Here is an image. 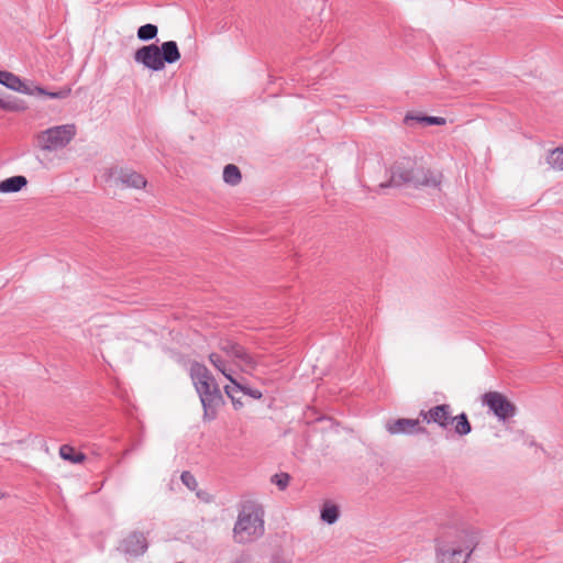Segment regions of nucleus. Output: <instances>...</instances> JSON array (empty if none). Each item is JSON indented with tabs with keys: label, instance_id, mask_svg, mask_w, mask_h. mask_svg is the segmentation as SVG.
Returning <instances> with one entry per match:
<instances>
[{
	"label": "nucleus",
	"instance_id": "28",
	"mask_svg": "<svg viewBox=\"0 0 563 563\" xmlns=\"http://www.w3.org/2000/svg\"><path fill=\"white\" fill-rule=\"evenodd\" d=\"M197 496H198L199 498H201L202 500H205L206 503H209V501H210V499H209V498H206V497H205V493L198 492V493H197Z\"/></svg>",
	"mask_w": 563,
	"mask_h": 563
},
{
	"label": "nucleus",
	"instance_id": "1",
	"mask_svg": "<svg viewBox=\"0 0 563 563\" xmlns=\"http://www.w3.org/2000/svg\"><path fill=\"white\" fill-rule=\"evenodd\" d=\"M442 178L443 175L441 172L426 168L411 158H402L393 165L389 181L382 183L379 187L387 188L412 185L416 188H439Z\"/></svg>",
	"mask_w": 563,
	"mask_h": 563
},
{
	"label": "nucleus",
	"instance_id": "18",
	"mask_svg": "<svg viewBox=\"0 0 563 563\" xmlns=\"http://www.w3.org/2000/svg\"><path fill=\"white\" fill-rule=\"evenodd\" d=\"M454 423V431L456 434L463 437L472 431L471 423L466 413L462 412L459 416L452 417L451 424Z\"/></svg>",
	"mask_w": 563,
	"mask_h": 563
},
{
	"label": "nucleus",
	"instance_id": "23",
	"mask_svg": "<svg viewBox=\"0 0 563 563\" xmlns=\"http://www.w3.org/2000/svg\"><path fill=\"white\" fill-rule=\"evenodd\" d=\"M548 164L555 170H563V147L551 151L547 157Z\"/></svg>",
	"mask_w": 563,
	"mask_h": 563
},
{
	"label": "nucleus",
	"instance_id": "5",
	"mask_svg": "<svg viewBox=\"0 0 563 563\" xmlns=\"http://www.w3.org/2000/svg\"><path fill=\"white\" fill-rule=\"evenodd\" d=\"M77 132L75 123L54 125L40 131L35 140L41 151L56 152L67 147L76 137Z\"/></svg>",
	"mask_w": 563,
	"mask_h": 563
},
{
	"label": "nucleus",
	"instance_id": "15",
	"mask_svg": "<svg viewBox=\"0 0 563 563\" xmlns=\"http://www.w3.org/2000/svg\"><path fill=\"white\" fill-rule=\"evenodd\" d=\"M27 180L24 176L18 175L7 178L0 181V192L3 194H12L20 191L23 187H25Z\"/></svg>",
	"mask_w": 563,
	"mask_h": 563
},
{
	"label": "nucleus",
	"instance_id": "19",
	"mask_svg": "<svg viewBox=\"0 0 563 563\" xmlns=\"http://www.w3.org/2000/svg\"><path fill=\"white\" fill-rule=\"evenodd\" d=\"M419 122V123H423V124H427V125H443L445 124V119L442 118V117H429V115H412V114H407L405 117V122L407 124H410L411 122Z\"/></svg>",
	"mask_w": 563,
	"mask_h": 563
},
{
	"label": "nucleus",
	"instance_id": "8",
	"mask_svg": "<svg viewBox=\"0 0 563 563\" xmlns=\"http://www.w3.org/2000/svg\"><path fill=\"white\" fill-rule=\"evenodd\" d=\"M196 391L199 395L201 405L203 407V415L206 419L212 420L216 418L217 408L222 404L223 397L219 385L216 379L211 382H200L194 384Z\"/></svg>",
	"mask_w": 563,
	"mask_h": 563
},
{
	"label": "nucleus",
	"instance_id": "14",
	"mask_svg": "<svg viewBox=\"0 0 563 563\" xmlns=\"http://www.w3.org/2000/svg\"><path fill=\"white\" fill-rule=\"evenodd\" d=\"M118 180L130 188H144L147 184L145 177L132 169H121L118 176Z\"/></svg>",
	"mask_w": 563,
	"mask_h": 563
},
{
	"label": "nucleus",
	"instance_id": "21",
	"mask_svg": "<svg viewBox=\"0 0 563 563\" xmlns=\"http://www.w3.org/2000/svg\"><path fill=\"white\" fill-rule=\"evenodd\" d=\"M31 89L34 90V95L46 96L51 99H65L71 92L70 88H63L58 91H47L40 86H33V85L31 86Z\"/></svg>",
	"mask_w": 563,
	"mask_h": 563
},
{
	"label": "nucleus",
	"instance_id": "16",
	"mask_svg": "<svg viewBox=\"0 0 563 563\" xmlns=\"http://www.w3.org/2000/svg\"><path fill=\"white\" fill-rule=\"evenodd\" d=\"M189 374L194 384L200 382L207 383L214 379L210 371L203 364H200L198 362H195L190 365Z\"/></svg>",
	"mask_w": 563,
	"mask_h": 563
},
{
	"label": "nucleus",
	"instance_id": "13",
	"mask_svg": "<svg viewBox=\"0 0 563 563\" xmlns=\"http://www.w3.org/2000/svg\"><path fill=\"white\" fill-rule=\"evenodd\" d=\"M0 84L18 92L25 95H34V90L31 89L32 85L22 81L18 76L10 71L0 70Z\"/></svg>",
	"mask_w": 563,
	"mask_h": 563
},
{
	"label": "nucleus",
	"instance_id": "6",
	"mask_svg": "<svg viewBox=\"0 0 563 563\" xmlns=\"http://www.w3.org/2000/svg\"><path fill=\"white\" fill-rule=\"evenodd\" d=\"M208 358L214 368H217L232 384L224 386V393L232 400L235 407L242 406V402L235 398V394L239 391H242L254 399L262 398L263 394L258 389L249 388L233 377V371L229 366V362L223 358L220 353L212 352L209 354Z\"/></svg>",
	"mask_w": 563,
	"mask_h": 563
},
{
	"label": "nucleus",
	"instance_id": "20",
	"mask_svg": "<svg viewBox=\"0 0 563 563\" xmlns=\"http://www.w3.org/2000/svg\"><path fill=\"white\" fill-rule=\"evenodd\" d=\"M241 172L238 166L228 164L223 169V180L231 186H235L241 181Z\"/></svg>",
	"mask_w": 563,
	"mask_h": 563
},
{
	"label": "nucleus",
	"instance_id": "7",
	"mask_svg": "<svg viewBox=\"0 0 563 563\" xmlns=\"http://www.w3.org/2000/svg\"><path fill=\"white\" fill-rule=\"evenodd\" d=\"M217 346L242 372L249 373L257 365L255 357L244 346L230 338H220Z\"/></svg>",
	"mask_w": 563,
	"mask_h": 563
},
{
	"label": "nucleus",
	"instance_id": "9",
	"mask_svg": "<svg viewBox=\"0 0 563 563\" xmlns=\"http://www.w3.org/2000/svg\"><path fill=\"white\" fill-rule=\"evenodd\" d=\"M483 404L486 405L499 420H507L516 413L515 405L498 391H488L484 394Z\"/></svg>",
	"mask_w": 563,
	"mask_h": 563
},
{
	"label": "nucleus",
	"instance_id": "10",
	"mask_svg": "<svg viewBox=\"0 0 563 563\" xmlns=\"http://www.w3.org/2000/svg\"><path fill=\"white\" fill-rule=\"evenodd\" d=\"M147 548L146 536L141 531H132L120 543V550L133 556L143 555Z\"/></svg>",
	"mask_w": 563,
	"mask_h": 563
},
{
	"label": "nucleus",
	"instance_id": "25",
	"mask_svg": "<svg viewBox=\"0 0 563 563\" xmlns=\"http://www.w3.org/2000/svg\"><path fill=\"white\" fill-rule=\"evenodd\" d=\"M290 481V476L287 473L275 474L272 477V483L275 484L280 490H284Z\"/></svg>",
	"mask_w": 563,
	"mask_h": 563
},
{
	"label": "nucleus",
	"instance_id": "3",
	"mask_svg": "<svg viewBox=\"0 0 563 563\" xmlns=\"http://www.w3.org/2000/svg\"><path fill=\"white\" fill-rule=\"evenodd\" d=\"M478 544L474 530H460L437 543V563H466Z\"/></svg>",
	"mask_w": 563,
	"mask_h": 563
},
{
	"label": "nucleus",
	"instance_id": "26",
	"mask_svg": "<svg viewBox=\"0 0 563 563\" xmlns=\"http://www.w3.org/2000/svg\"><path fill=\"white\" fill-rule=\"evenodd\" d=\"M180 479H181L183 484L190 490H195L198 486V483H197L195 476L188 471H185L181 473Z\"/></svg>",
	"mask_w": 563,
	"mask_h": 563
},
{
	"label": "nucleus",
	"instance_id": "24",
	"mask_svg": "<svg viewBox=\"0 0 563 563\" xmlns=\"http://www.w3.org/2000/svg\"><path fill=\"white\" fill-rule=\"evenodd\" d=\"M158 29L156 25L147 23L139 27L137 37L141 41H151L156 37Z\"/></svg>",
	"mask_w": 563,
	"mask_h": 563
},
{
	"label": "nucleus",
	"instance_id": "22",
	"mask_svg": "<svg viewBox=\"0 0 563 563\" xmlns=\"http://www.w3.org/2000/svg\"><path fill=\"white\" fill-rule=\"evenodd\" d=\"M59 455L62 459L75 464L81 463L85 460V455L82 453H75L74 449L67 444L59 448Z\"/></svg>",
	"mask_w": 563,
	"mask_h": 563
},
{
	"label": "nucleus",
	"instance_id": "17",
	"mask_svg": "<svg viewBox=\"0 0 563 563\" xmlns=\"http://www.w3.org/2000/svg\"><path fill=\"white\" fill-rule=\"evenodd\" d=\"M339 508L336 505L325 501L321 508L320 517L321 520L328 525H333L339 519Z\"/></svg>",
	"mask_w": 563,
	"mask_h": 563
},
{
	"label": "nucleus",
	"instance_id": "4",
	"mask_svg": "<svg viewBox=\"0 0 563 563\" xmlns=\"http://www.w3.org/2000/svg\"><path fill=\"white\" fill-rule=\"evenodd\" d=\"M180 59V52L175 41H167L161 46L144 45L135 51L134 60L153 71H161L165 64H174Z\"/></svg>",
	"mask_w": 563,
	"mask_h": 563
},
{
	"label": "nucleus",
	"instance_id": "2",
	"mask_svg": "<svg viewBox=\"0 0 563 563\" xmlns=\"http://www.w3.org/2000/svg\"><path fill=\"white\" fill-rule=\"evenodd\" d=\"M265 532L263 508L253 500H245L238 506V516L232 529V539L236 544H250L263 537Z\"/></svg>",
	"mask_w": 563,
	"mask_h": 563
},
{
	"label": "nucleus",
	"instance_id": "12",
	"mask_svg": "<svg viewBox=\"0 0 563 563\" xmlns=\"http://www.w3.org/2000/svg\"><path fill=\"white\" fill-rule=\"evenodd\" d=\"M386 429L390 434L424 432V428L419 427L418 419H397L387 422Z\"/></svg>",
	"mask_w": 563,
	"mask_h": 563
},
{
	"label": "nucleus",
	"instance_id": "27",
	"mask_svg": "<svg viewBox=\"0 0 563 563\" xmlns=\"http://www.w3.org/2000/svg\"><path fill=\"white\" fill-rule=\"evenodd\" d=\"M0 109L9 110V111H19L23 108L16 101L4 100L0 98Z\"/></svg>",
	"mask_w": 563,
	"mask_h": 563
},
{
	"label": "nucleus",
	"instance_id": "11",
	"mask_svg": "<svg viewBox=\"0 0 563 563\" xmlns=\"http://www.w3.org/2000/svg\"><path fill=\"white\" fill-rule=\"evenodd\" d=\"M420 416L426 422H434L439 427L446 429L451 424L452 410L450 405L443 404L434 406L430 408L428 411L422 410L420 412Z\"/></svg>",
	"mask_w": 563,
	"mask_h": 563
}]
</instances>
